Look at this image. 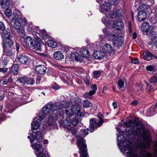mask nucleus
Masks as SVG:
<instances>
[{"mask_svg": "<svg viewBox=\"0 0 157 157\" xmlns=\"http://www.w3.org/2000/svg\"><path fill=\"white\" fill-rule=\"evenodd\" d=\"M126 131L129 136L133 135L141 151L140 154L137 155L133 150L132 144L130 143L126 144L124 150L127 157H157V155L149 151H145V149L150 148V135L148 132L145 131L144 125L143 123L129 120Z\"/></svg>", "mask_w": 157, "mask_h": 157, "instance_id": "f257e3e1", "label": "nucleus"}, {"mask_svg": "<svg viewBox=\"0 0 157 157\" xmlns=\"http://www.w3.org/2000/svg\"><path fill=\"white\" fill-rule=\"evenodd\" d=\"M88 131V129L81 130L79 135L77 136V144L79 149L80 157H89L86 141L83 139V137L89 133Z\"/></svg>", "mask_w": 157, "mask_h": 157, "instance_id": "f03ea898", "label": "nucleus"}, {"mask_svg": "<svg viewBox=\"0 0 157 157\" xmlns=\"http://www.w3.org/2000/svg\"><path fill=\"white\" fill-rule=\"evenodd\" d=\"M32 146L33 149L36 150L35 154L37 157H50L48 152L42 145L35 143L32 144Z\"/></svg>", "mask_w": 157, "mask_h": 157, "instance_id": "7ed1b4c3", "label": "nucleus"}, {"mask_svg": "<svg viewBox=\"0 0 157 157\" xmlns=\"http://www.w3.org/2000/svg\"><path fill=\"white\" fill-rule=\"evenodd\" d=\"M59 108V105L56 103H53L52 102H50L46 104L42 109L43 114H47L53 113Z\"/></svg>", "mask_w": 157, "mask_h": 157, "instance_id": "20e7f679", "label": "nucleus"}, {"mask_svg": "<svg viewBox=\"0 0 157 157\" xmlns=\"http://www.w3.org/2000/svg\"><path fill=\"white\" fill-rule=\"evenodd\" d=\"M34 37H35V40L34 41V44L33 46L35 50L40 52L44 50L46 46L41 40V39L37 35H36V36H34Z\"/></svg>", "mask_w": 157, "mask_h": 157, "instance_id": "39448f33", "label": "nucleus"}, {"mask_svg": "<svg viewBox=\"0 0 157 157\" xmlns=\"http://www.w3.org/2000/svg\"><path fill=\"white\" fill-rule=\"evenodd\" d=\"M109 38L112 40L114 45L115 47L120 48L124 44V41L123 38L120 36L112 34L110 35Z\"/></svg>", "mask_w": 157, "mask_h": 157, "instance_id": "423d86ee", "label": "nucleus"}, {"mask_svg": "<svg viewBox=\"0 0 157 157\" xmlns=\"http://www.w3.org/2000/svg\"><path fill=\"white\" fill-rule=\"evenodd\" d=\"M102 22L106 25H113V26L117 29H120L124 26V24L121 20H102Z\"/></svg>", "mask_w": 157, "mask_h": 157, "instance_id": "0eeeda50", "label": "nucleus"}, {"mask_svg": "<svg viewBox=\"0 0 157 157\" xmlns=\"http://www.w3.org/2000/svg\"><path fill=\"white\" fill-rule=\"evenodd\" d=\"M102 124L101 120H98V119L95 118H91L90 120V132H93L95 129L100 127Z\"/></svg>", "mask_w": 157, "mask_h": 157, "instance_id": "6e6552de", "label": "nucleus"}, {"mask_svg": "<svg viewBox=\"0 0 157 157\" xmlns=\"http://www.w3.org/2000/svg\"><path fill=\"white\" fill-rule=\"evenodd\" d=\"M110 17L118 20L120 19L123 20L124 18L122 10L121 9H116L111 14Z\"/></svg>", "mask_w": 157, "mask_h": 157, "instance_id": "1a4fd4ad", "label": "nucleus"}, {"mask_svg": "<svg viewBox=\"0 0 157 157\" xmlns=\"http://www.w3.org/2000/svg\"><path fill=\"white\" fill-rule=\"evenodd\" d=\"M111 4L108 2H105L99 7V10L102 13H105L109 11L111 9Z\"/></svg>", "mask_w": 157, "mask_h": 157, "instance_id": "9d476101", "label": "nucleus"}, {"mask_svg": "<svg viewBox=\"0 0 157 157\" xmlns=\"http://www.w3.org/2000/svg\"><path fill=\"white\" fill-rule=\"evenodd\" d=\"M102 50L106 54H114L115 52L114 50L113 49L110 44H105L103 46Z\"/></svg>", "mask_w": 157, "mask_h": 157, "instance_id": "9b49d317", "label": "nucleus"}, {"mask_svg": "<svg viewBox=\"0 0 157 157\" xmlns=\"http://www.w3.org/2000/svg\"><path fill=\"white\" fill-rule=\"evenodd\" d=\"M70 104L66 103L63 104L62 106V107L66 109V114L67 116L68 117H71L73 115L74 113L73 110L71 109V108H69V105Z\"/></svg>", "mask_w": 157, "mask_h": 157, "instance_id": "f8f14e48", "label": "nucleus"}, {"mask_svg": "<svg viewBox=\"0 0 157 157\" xmlns=\"http://www.w3.org/2000/svg\"><path fill=\"white\" fill-rule=\"evenodd\" d=\"M35 70L38 73L44 74L48 71V69L43 65H39L35 67Z\"/></svg>", "mask_w": 157, "mask_h": 157, "instance_id": "ddd939ff", "label": "nucleus"}, {"mask_svg": "<svg viewBox=\"0 0 157 157\" xmlns=\"http://www.w3.org/2000/svg\"><path fill=\"white\" fill-rule=\"evenodd\" d=\"M18 61L22 64H26L29 60L28 57L24 53H21L17 58Z\"/></svg>", "mask_w": 157, "mask_h": 157, "instance_id": "4468645a", "label": "nucleus"}, {"mask_svg": "<svg viewBox=\"0 0 157 157\" xmlns=\"http://www.w3.org/2000/svg\"><path fill=\"white\" fill-rule=\"evenodd\" d=\"M84 115L83 113H80L79 115H76L75 118L72 120L71 123L73 125L76 126L81 121L82 118L84 116Z\"/></svg>", "mask_w": 157, "mask_h": 157, "instance_id": "2eb2a0df", "label": "nucleus"}, {"mask_svg": "<svg viewBox=\"0 0 157 157\" xmlns=\"http://www.w3.org/2000/svg\"><path fill=\"white\" fill-rule=\"evenodd\" d=\"M34 40L30 36H26L24 40V44L27 48H31V46L33 45Z\"/></svg>", "mask_w": 157, "mask_h": 157, "instance_id": "dca6fc26", "label": "nucleus"}, {"mask_svg": "<svg viewBox=\"0 0 157 157\" xmlns=\"http://www.w3.org/2000/svg\"><path fill=\"white\" fill-rule=\"evenodd\" d=\"M105 56L104 52L101 50L97 51L93 54V56L95 59H100L104 57Z\"/></svg>", "mask_w": 157, "mask_h": 157, "instance_id": "f3484780", "label": "nucleus"}, {"mask_svg": "<svg viewBox=\"0 0 157 157\" xmlns=\"http://www.w3.org/2000/svg\"><path fill=\"white\" fill-rule=\"evenodd\" d=\"M2 31L1 35L4 38H10L12 37L13 34L10 29H8Z\"/></svg>", "mask_w": 157, "mask_h": 157, "instance_id": "a211bd4d", "label": "nucleus"}, {"mask_svg": "<svg viewBox=\"0 0 157 157\" xmlns=\"http://www.w3.org/2000/svg\"><path fill=\"white\" fill-rule=\"evenodd\" d=\"M10 24L11 26L16 30H19L21 26V24L19 20H11Z\"/></svg>", "mask_w": 157, "mask_h": 157, "instance_id": "6ab92c4d", "label": "nucleus"}, {"mask_svg": "<svg viewBox=\"0 0 157 157\" xmlns=\"http://www.w3.org/2000/svg\"><path fill=\"white\" fill-rule=\"evenodd\" d=\"M13 44V41L10 38H4L3 43V48H6V47H11Z\"/></svg>", "mask_w": 157, "mask_h": 157, "instance_id": "aec40b11", "label": "nucleus"}, {"mask_svg": "<svg viewBox=\"0 0 157 157\" xmlns=\"http://www.w3.org/2000/svg\"><path fill=\"white\" fill-rule=\"evenodd\" d=\"M56 120L53 119L52 118H49L48 121V125L53 128H57L58 126L56 124Z\"/></svg>", "mask_w": 157, "mask_h": 157, "instance_id": "412c9836", "label": "nucleus"}, {"mask_svg": "<svg viewBox=\"0 0 157 157\" xmlns=\"http://www.w3.org/2000/svg\"><path fill=\"white\" fill-rule=\"evenodd\" d=\"M150 26L147 22H145L142 24L141 29L143 32L146 33L149 32L150 31Z\"/></svg>", "mask_w": 157, "mask_h": 157, "instance_id": "4be33fe9", "label": "nucleus"}, {"mask_svg": "<svg viewBox=\"0 0 157 157\" xmlns=\"http://www.w3.org/2000/svg\"><path fill=\"white\" fill-rule=\"evenodd\" d=\"M56 112L55 113L56 114V117L57 118H58L59 117V118H60V119H63V115L64 114V110L63 109L59 108V107L56 110Z\"/></svg>", "mask_w": 157, "mask_h": 157, "instance_id": "5701e85b", "label": "nucleus"}, {"mask_svg": "<svg viewBox=\"0 0 157 157\" xmlns=\"http://www.w3.org/2000/svg\"><path fill=\"white\" fill-rule=\"evenodd\" d=\"M71 109L73 110L74 113L76 115H79L80 113H82V112H80V108L78 105H73L71 108Z\"/></svg>", "mask_w": 157, "mask_h": 157, "instance_id": "b1692460", "label": "nucleus"}, {"mask_svg": "<svg viewBox=\"0 0 157 157\" xmlns=\"http://www.w3.org/2000/svg\"><path fill=\"white\" fill-rule=\"evenodd\" d=\"M138 20H145L147 17V13L144 10L140 11L137 15Z\"/></svg>", "mask_w": 157, "mask_h": 157, "instance_id": "393cba45", "label": "nucleus"}, {"mask_svg": "<svg viewBox=\"0 0 157 157\" xmlns=\"http://www.w3.org/2000/svg\"><path fill=\"white\" fill-rule=\"evenodd\" d=\"M21 14L19 12L13 13V17L12 18V20H26L25 17H22L20 16Z\"/></svg>", "mask_w": 157, "mask_h": 157, "instance_id": "a878e982", "label": "nucleus"}, {"mask_svg": "<svg viewBox=\"0 0 157 157\" xmlns=\"http://www.w3.org/2000/svg\"><path fill=\"white\" fill-rule=\"evenodd\" d=\"M19 70V66L17 64H15L13 65L10 69V72L14 75H17Z\"/></svg>", "mask_w": 157, "mask_h": 157, "instance_id": "bb28decb", "label": "nucleus"}, {"mask_svg": "<svg viewBox=\"0 0 157 157\" xmlns=\"http://www.w3.org/2000/svg\"><path fill=\"white\" fill-rule=\"evenodd\" d=\"M53 56L54 58L57 60H61L64 57L63 55L60 51L55 52L54 53Z\"/></svg>", "mask_w": 157, "mask_h": 157, "instance_id": "cd10ccee", "label": "nucleus"}, {"mask_svg": "<svg viewBox=\"0 0 157 157\" xmlns=\"http://www.w3.org/2000/svg\"><path fill=\"white\" fill-rule=\"evenodd\" d=\"M152 54L149 51H147L144 54V59L149 61L152 59Z\"/></svg>", "mask_w": 157, "mask_h": 157, "instance_id": "c85d7f7f", "label": "nucleus"}, {"mask_svg": "<svg viewBox=\"0 0 157 157\" xmlns=\"http://www.w3.org/2000/svg\"><path fill=\"white\" fill-rule=\"evenodd\" d=\"M10 0H0V4L2 7L3 8L4 7V6H7L8 7H10ZM5 7L4 8H5Z\"/></svg>", "mask_w": 157, "mask_h": 157, "instance_id": "c756f323", "label": "nucleus"}, {"mask_svg": "<svg viewBox=\"0 0 157 157\" xmlns=\"http://www.w3.org/2000/svg\"><path fill=\"white\" fill-rule=\"evenodd\" d=\"M149 82L151 84L157 83V72L150 78Z\"/></svg>", "mask_w": 157, "mask_h": 157, "instance_id": "7c9ffc66", "label": "nucleus"}, {"mask_svg": "<svg viewBox=\"0 0 157 157\" xmlns=\"http://www.w3.org/2000/svg\"><path fill=\"white\" fill-rule=\"evenodd\" d=\"M126 83V80L125 79H120L117 83L118 88L119 89L122 88L124 87V84Z\"/></svg>", "mask_w": 157, "mask_h": 157, "instance_id": "2f4dec72", "label": "nucleus"}, {"mask_svg": "<svg viewBox=\"0 0 157 157\" xmlns=\"http://www.w3.org/2000/svg\"><path fill=\"white\" fill-rule=\"evenodd\" d=\"M3 7H6L5 8L7 7V8H6L4 12V13L6 16L8 18H9L12 15L11 10H10V9H9L8 8L9 7H8L7 6H4Z\"/></svg>", "mask_w": 157, "mask_h": 157, "instance_id": "473e14b6", "label": "nucleus"}, {"mask_svg": "<svg viewBox=\"0 0 157 157\" xmlns=\"http://www.w3.org/2000/svg\"><path fill=\"white\" fill-rule=\"evenodd\" d=\"M39 126V123L37 121H35L31 124V129L33 130L37 129Z\"/></svg>", "mask_w": 157, "mask_h": 157, "instance_id": "72a5a7b5", "label": "nucleus"}, {"mask_svg": "<svg viewBox=\"0 0 157 157\" xmlns=\"http://www.w3.org/2000/svg\"><path fill=\"white\" fill-rule=\"evenodd\" d=\"M35 135V139H36L38 140V142L40 143L41 142L43 137L41 132L39 131H37Z\"/></svg>", "mask_w": 157, "mask_h": 157, "instance_id": "f704fd0d", "label": "nucleus"}, {"mask_svg": "<svg viewBox=\"0 0 157 157\" xmlns=\"http://www.w3.org/2000/svg\"><path fill=\"white\" fill-rule=\"evenodd\" d=\"M8 62V57H6L4 58L2 57L0 59V66H6Z\"/></svg>", "mask_w": 157, "mask_h": 157, "instance_id": "c9c22d12", "label": "nucleus"}, {"mask_svg": "<svg viewBox=\"0 0 157 157\" xmlns=\"http://www.w3.org/2000/svg\"><path fill=\"white\" fill-rule=\"evenodd\" d=\"M82 56L84 57H87L89 56V52L88 50L86 49H83L81 50L80 52Z\"/></svg>", "mask_w": 157, "mask_h": 157, "instance_id": "e433bc0d", "label": "nucleus"}, {"mask_svg": "<svg viewBox=\"0 0 157 157\" xmlns=\"http://www.w3.org/2000/svg\"><path fill=\"white\" fill-rule=\"evenodd\" d=\"M71 54L72 57L75 58L76 60L79 61L80 60L81 56L79 54H78L77 52H74L73 53Z\"/></svg>", "mask_w": 157, "mask_h": 157, "instance_id": "4c0bfd02", "label": "nucleus"}, {"mask_svg": "<svg viewBox=\"0 0 157 157\" xmlns=\"http://www.w3.org/2000/svg\"><path fill=\"white\" fill-rule=\"evenodd\" d=\"M146 70L149 73H151V72H153L156 71V69L155 68V66L152 65L148 66L146 67Z\"/></svg>", "mask_w": 157, "mask_h": 157, "instance_id": "58836bf2", "label": "nucleus"}, {"mask_svg": "<svg viewBox=\"0 0 157 157\" xmlns=\"http://www.w3.org/2000/svg\"><path fill=\"white\" fill-rule=\"evenodd\" d=\"M48 45L49 47L54 48L57 46V44L56 42L52 40H49L47 42Z\"/></svg>", "mask_w": 157, "mask_h": 157, "instance_id": "ea45409f", "label": "nucleus"}, {"mask_svg": "<svg viewBox=\"0 0 157 157\" xmlns=\"http://www.w3.org/2000/svg\"><path fill=\"white\" fill-rule=\"evenodd\" d=\"M95 93L94 90H92L89 92L86 93L84 94V96L86 98L90 99L92 96Z\"/></svg>", "mask_w": 157, "mask_h": 157, "instance_id": "a19ab883", "label": "nucleus"}, {"mask_svg": "<svg viewBox=\"0 0 157 157\" xmlns=\"http://www.w3.org/2000/svg\"><path fill=\"white\" fill-rule=\"evenodd\" d=\"M33 29L34 30L33 34V35L35 34L36 35L35 36H36V35H38L40 33V30L39 29V27L38 26H35Z\"/></svg>", "mask_w": 157, "mask_h": 157, "instance_id": "79ce46f5", "label": "nucleus"}, {"mask_svg": "<svg viewBox=\"0 0 157 157\" xmlns=\"http://www.w3.org/2000/svg\"><path fill=\"white\" fill-rule=\"evenodd\" d=\"M4 53L5 55L8 56H11L13 55V52L11 50L6 48H3Z\"/></svg>", "mask_w": 157, "mask_h": 157, "instance_id": "37998d69", "label": "nucleus"}, {"mask_svg": "<svg viewBox=\"0 0 157 157\" xmlns=\"http://www.w3.org/2000/svg\"><path fill=\"white\" fill-rule=\"evenodd\" d=\"M17 79L22 83H26L27 78L26 77H19Z\"/></svg>", "mask_w": 157, "mask_h": 157, "instance_id": "c03bdc74", "label": "nucleus"}, {"mask_svg": "<svg viewBox=\"0 0 157 157\" xmlns=\"http://www.w3.org/2000/svg\"><path fill=\"white\" fill-rule=\"evenodd\" d=\"M82 105L84 107H89L91 106V104L90 101L86 100L84 101Z\"/></svg>", "mask_w": 157, "mask_h": 157, "instance_id": "a18cd8bd", "label": "nucleus"}, {"mask_svg": "<svg viewBox=\"0 0 157 157\" xmlns=\"http://www.w3.org/2000/svg\"><path fill=\"white\" fill-rule=\"evenodd\" d=\"M150 20H156L157 14L156 13H151L150 14Z\"/></svg>", "mask_w": 157, "mask_h": 157, "instance_id": "49530a36", "label": "nucleus"}, {"mask_svg": "<svg viewBox=\"0 0 157 157\" xmlns=\"http://www.w3.org/2000/svg\"><path fill=\"white\" fill-rule=\"evenodd\" d=\"M18 32L19 34V35L22 38H23L25 37V31L24 29H21L18 31Z\"/></svg>", "mask_w": 157, "mask_h": 157, "instance_id": "de8ad7c7", "label": "nucleus"}, {"mask_svg": "<svg viewBox=\"0 0 157 157\" xmlns=\"http://www.w3.org/2000/svg\"><path fill=\"white\" fill-rule=\"evenodd\" d=\"M34 82L35 81L33 78H27L26 83L28 84L33 85Z\"/></svg>", "mask_w": 157, "mask_h": 157, "instance_id": "09e8293b", "label": "nucleus"}, {"mask_svg": "<svg viewBox=\"0 0 157 157\" xmlns=\"http://www.w3.org/2000/svg\"><path fill=\"white\" fill-rule=\"evenodd\" d=\"M39 37V36H41L44 37L46 35V31L45 30H40V33L38 34Z\"/></svg>", "mask_w": 157, "mask_h": 157, "instance_id": "8fccbe9b", "label": "nucleus"}, {"mask_svg": "<svg viewBox=\"0 0 157 157\" xmlns=\"http://www.w3.org/2000/svg\"><path fill=\"white\" fill-rule=\"evenodd\" d=\"M101 73V72L99 71H95L94 72V77L95 78H97L99 77Z\"/></svg>", "mask_w": 157, "mask_h": 157, "instance_id": "3c124183", "label": "nucleus"}, {"mask_svg": "<svg viewBox=\"0 0 157 157\" xmlns=\"http://www.w3.org/2000/svg\"><path fill=\"white\" fill-rule=\"evenodd\" d=\"M97 117L98 119V120H101L102 122V123H103L104 122L103 120V115L100 113H98L97 115Z\"/></svg>", "mask_w": 157, "mask_h": 157, "instance_id": "603ef678", "label": "nucleus"}, {"mask_svg": "<svg viewBox=\"0 0 157 157\" xmlns=\"http://www.w3.org/2000/svg\"><path fill=\"white\" fill-rule=\"evenodd\" d=\"M30 135L31 136H28V138L30 139L31 142L32 143L34 141V140H35V136L33 135L32 133L30 134Z\"/></svg>", "mask_w": 157, "mask_h": 157, "instance_id": "864d4df0", "label": "nucleus"}, {"mask_svg": "<svg viewBox=\"0 0 157 157\" xmlns=\"http://www.w3.org/2000/svg\"><path fill=\"white\" fill-rule=\"evenodd\" d=\"M147 35H148V36H153L156 34L155 32L152 29H150V31L149 32L147 33Z\"/></svg>", "mask_w": 157, "mask_h": 157, "instance_id": "5fc2aeb1", "label": "nucleus"}, {"mask_svg": "<svg viewBox=\"0 0 157 157\" xmlns=\"http://www.w3.org/2000/svg\"><path fill=\"white\" fill-rule=\"evenodd\" d=\"M77 129L76 128H72L70 131V132L74 136L76 134L77 132Z\"/></svg>", "mask_w": 157, "mask_h": 157, "instance_id": "6e6d98bb", "label": "nucleus"}, {"mask_svg": "<svg viewBox=\"0 0 157 157\" xmlns=\"http://www.w3.org/2000/svg\"><path fill=\"white\" fill-rule=\"evenodd\" d=\"M6 118V115L3 113H1L0 114V123L1 122L5 120Z\"/></svg>", "mask_w": 157, "mask_h": 157, "instance_id": "4d7b16f0", "label": "nucleus"}, {"mask_svg": "<svg viewBox=\"0 0 157 157\" xmlns=\"http://www.w3.org/2000/svg\"><path fill=\"white\" fill-rule=\"evenodd\" d=\"M144 82L146 85L147 89L149 91L151 90L152 89V86L146 81H145Z\"/></svg>", "mask_w": 157, "mask_h": 157, "instance_id": "13d9d810", "label": "nucleus"}, {"mask_svg": "<svg viewBox=\"0 0 157 157\" xmlns=\"http://www.w3.org/2000/svg\"><path fill=\"white\" fill-rule=\"evenodd\" d=\"M131 62L132 63L137 64L139 63V61L137 58H133L132 59Z\"/></svg>", "mask_w": 157, "mask_h": 157, "instance_id": "bf43d9fd", "label": "nucleus"}, {"mask_svg": "<svg viewBox=\"0 0 157 157\" xmlns=\"http://www.w3.org/2000/svg\"><path fill=\"white\" fill-rule=\"evenodd\" d=\"M128 31L130 33H132V27H131V21H129L128 24Z\"/></svg>", "mask_w": 157, "mask_h": 157, "instance_id": "052dcab7", "label": "nucleus"}, {"mask_svg": "<svg viewBox=\"0 0 157 157\" xmlns=\"http://www.w3.org/2000/svg\"><path fill=\"white\" fill-rule=\"evenodd\" d=\"M110 1L113 2L112 4L114 6H117L119 4L120 0H111Z\"/></svg>", "mask_w": 157, "mask_h": 157, "instance_id": "680f3d73", "label": "nucleus"}, {"mask_svg": "<svg viewBox=\"0 0 157 157\" xmlns=\"http://www.w3.org/2000/svg\"><path fill=\"white\" fill-rule=\"evenodd\" d=\"M150 21L152 23L153 27H157V21L156 20H150Z\"/></svg>", "mask_w": 157, "mask_h": 157, "instance_id": "e2e57ef3", "label": "nucleus"}, {"mask_svg": "<svg viewBox=\"0 0 157 157\" xmlns=\"http://www.w3.org/2000/svg\"><path fill=\"white\" fill-rule=\"evenodd\" d=\"M20 21V23L21 24V26H24L27 23V20H19Z\"/></svg>", "mask_w": 157, "mask_h": 157, "instance_id": "0e129e2a", "label": "nucleus"}, {"mask_svg": "<svg viewBox=\"0 0 157 157\" xmlns=\"http://www.w3.org/2000/svg\"><path fill=\"white\" fill-rule=\"evenodd\" d=\"M8 69L7 68H0V72H1L5 73H6Z\"/></svg>", "mask_w": 157, "mask_h": 157, "instance_id": "69168bd1", "label": "nucleus"}, {"mask_svg": "<svg viewBox=\"0 0 157 157\" xmlns=\"http://www.w3.org/2000/svg\"><path fill=\"white\" fill-rule=\"evenodd\" d=\"M153 43L155 46L157 47V36H155L153 40Z\"/></svg>", "mask_w": 157, "mask_h": 157, "instance_id": "338daca9", "label": "nucleus"}, {"mask_svg": "<svg viewBox=\"0 0 157 157\" xmlns=\"http://www.w3.org/2000/svg\"><path fill=\"white\" fill-rule=\"evenodd\" d=\"M5 27L3 23L1 21H0V29L2 31H3L5 29Z\"/></svg>", "mask_w": 157, "mask_h": 157, "instance_id": "774afa93", "label": "nucleus"}]
</instances>
